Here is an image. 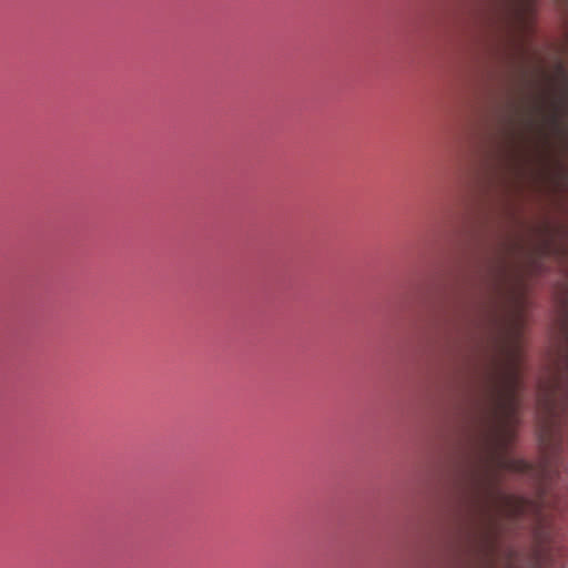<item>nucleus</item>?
I'll list each match as a JSON object with an SVG mask.
<instances>
[{"label": "nucleus", "instance_id": "nucleus-5", "mask_svg": "<svg viewBox=\"0 0 568 568\" xmlns=\"http://www.w3.org/2000/svg\"><path fill=\"white\" fill-rule=\"evenodd\" d=\"M565 507H566V508H567V510H568V503L566 504V506H565Z\"/></svg>", "mask_w": 568, "mask_h": 568}, {"label": "nucleus", "instance_id": "nucleus-2", "mask_svg": "<svg viewBox=\"0 0 568 568\" xmlns=\"http://www.w3.org/2000/svg\"><path fill=\"white\" fill-rule=\"evenodd\" d=\"M560 84L557 89H544L527 108L526 123L544 138L568 132V74L560 67Z\"/></svg>", "mask_w": 568, "mask_h": 568}, {"label": "nucleus", "instance_id": "nucleus-4", "mask_svg": "<svg viewBox=\"0 0 568 568\" xmlns=\"http://www.w3.org/2000/svg\"><path fill=\"white\" fill-rule=\"evenodd\" d=\"M498 265H500L501 276L507 277V273H508L507 268H508L509 263L507 261L503 260L498 263Z\"/></svg>", "mask_w": 568, "mask_h": 568}, {"label": "nucleus", "instance_id": "nucleus-3", "mask_svg": "<svg viewBox=\"0 0 568 568\" xmlns=\"http://www.w3.org/2000/svg\"><path fill=\"white\" fill-rule=\"evenodd\" d=\"M520 248L527 253L528 265L535 272H541L546 260H555L560 265H568V245L562 242L557 231L549 225H545L536 243L521 245Z\"/></svg>", "mask_w": 568, "mask_h": 568}, {"label": "nucleus", "instance_id": "nucleus-6", "mask_svg": "<svg viewBox=\"0 0 568 568\" xmlns=\"http://www.w3.org/2000/svg\"><path fill=\"white\" fill-rule=\"evenodd\" d=\"M531 0H527V2H530Z\"/></svg>", "mask_w": 568, "mask_h": 568}, {"label": "nucleus", "instance_id": "nucleus-1", "mask_svg": "<svg viewBox=\"0 0 568 568\" xmlns=\"http://www.w3.org/2000/svg\"><path fill=\"white\" fill-rule=\"evenodd\" d=\"M511 305L499 323L497 354L487 377L488 423L483 439V452L477 474L481 495V529L486 541L494 547L504 529V521L534 515L540 506L528 498L507 494L501 488V473L539 474L552 480L568 471V280L558 296L560 331L567 344L565 369L555 383V389L545 395L547 420L544 425V456L535 468L530 463L511 455L519 422L526 298L519 287L511 296Z\"/></svg>", "mask_w": 568, "mask_h": 568}]
</instances>
